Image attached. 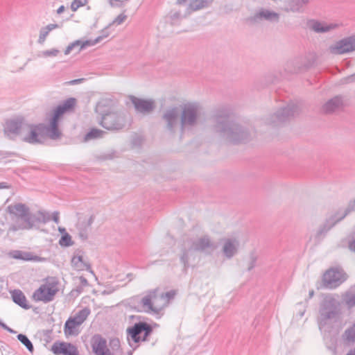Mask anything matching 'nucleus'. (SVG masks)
Listing matches in <instances>:
<instances>
[{
	"label": "nucleus",
	"instance_id": "59",
	"mask_svg": "<svg viewBox=\"0 0 355 355\" xmlns=\"http://www.w3.org/2000/svg\"><path fill=\"white\" fill-rule=\"evenodd\" d=\"M64 9L65 8L63 5L60 6L57 10V13L59 15L62 13L64 11Z\"/></svg>",
	"mask_w": 355,
	"mask_h": 355
},
{
	"label": "nucleus",
	"instance_id": "14",
	"mask_svg": "<svg viewBox=\"0 0 355 355\" xmlns=\"http://www.w3.org/2000/svg\"><path fill=\"white\" fill-rule=\"evenodd\" d=\"M280 15L279 13L266 8H260L251 17V21L254 23L266 21L270 23H278Z\"/></svg>",
	"mask_w": 355,
	"mask_h": 355
},
{
	"label": "nucleus",
	"instance_id": "17",
	"mask_svg": "<svg viewBox=\"0 0 355 355\" xmlns=\"http://www.w3.org/2000/svg\"><path fill=\"white\" fill-rule=\"evenodd\" d=\"M187 243L191 245V249L197 252H205L208 249L214 250L216 248V245L208 235H204L195 241H190Z\"/></svg>",
	"mask_w": 355,
	"mask_h": 355
},
{
	"label": "nucleus",
	"instance_id": "34",
	"mask_svg": "<svg viewBox=\"0 0 355 355\" xmlns=\"http://www.w3.org/2000/svg\"><path fill=\"white\" fill-rule=\"evenodd\" d=\"M78 325L73 321L71 317H70L65 322L64 326V332L65 335H77L78 333L76 332V327Z\"/></svg>",
	"mask_w": 355,
	"mask_h": 355
},
{
	"label": "nucleus",
	"instance_id": "49",
	"mask_svg": "<svg viewBox=\"0 0 355 355\" xmlns=\"http://www.w3.org/2000/svg\"><path fill=\"white\" fill-rule=\"evenodd\" d=\"M49 32L47 30H46L44 28V27H42L40 29V36H39V39H38V42L40 44H43L44 42L46 40V37L49 35Z\"/></svg>",
	"mask_w": 355,
	"mask_h": 355
},
{
	"label": "nucleus",
	"instance_id": "28",
	"mask_svg": "<svg viewBox=\"0 0 355 355\" xmlns=\"http://www.w3.org/2000/svg\"><path fill=\"white\" fill-rule=\"evenodd\" d=\"M12 301L24 309H29L31 306L27 304L26 296L21 291L15 289L10 292Z\"/></svg>",
	"mask_w": 355,
	"mask_h": 355
},
{
	"label": "nucleus",
	"instance_id": "7",
	"mask_svg": "<svg viewBox=\"0 0 355 355\" xmlns=\"http://www.w3.org/2000/svg\"><path fill=\"white\" fill-rule=\"evenodd\" d=\"M315 58L311 55H300L287 61L284 70L287 73H299L309 69L314 64Z\"/></svg>",
	"mask_w": 355,
	"mask_h": 355
},
{
	"label": "nucleus",
	"instance_id": "24",
	"mask_svg": "<svg viewBox=\"0 0 355 355\" xmlns=\"http://www.w3.org/2000/svg\"><path fill=\"white\" fill-rule=\"evenodd\" d=\"M94 216L92 215L89 218L79 219L76 225V228L78 232V236L82 241H86L87 239L89 230L94 220Z\"/></svg>",
	"mask_w": 355,
	"mask_h": 355
},
{
	"label": "nucleus",
	"instance_id": "6",
	"mask_svg": "<svg viewBox=\"0 0 355 355\" xmlns=\"http://www.w3.org/2000/svg\"><path fill=\"white\" fill-rule=\"evenodd\" d=\"M153 332V327L145 322H139L132 327L127 329V340L129 345L133 347V344L140 340L146 341L148 336Z\"/></svg>",
	"mask_w": 355,
	"mask_h": 355
},
{
	"label": "nucleus",
	"instance_id": "48",
	"mask_svg": "<svg viewBox=\"0 0 355 355\" xmlns=\"http://www.w3.org/2000/svg\"><path fill=\"white\" fill-rule=\"evenodd\" d=\"M38 215L40 219L39 223H46L51 220V216L48 214H46L42 211H38Z\"/></svg>",
	"mask_w": 355,
	"mask_h": 355
},
{
	"label": "nucleus",
	"instance_id": "11",
	"mask_svg": "<svg viewBox=\"0 0 355 355\" xmlns=\"http://www.w3.org/2000/svg\"><path fill=\"white\" fill-rule=\"evenodd\" d=\"M28 128L23 117H17L6 121L4 132L10 139H14L17 135L25 133V129Z\"/></svg>",
	"mask_w": 355,
	"mask_h": 355
},
{
	"label": "nucleus",
	"instance_id": "33",
	"mask_svg": "<svg viewBox=\"0 0 355 355\" xmlns=\"http://www.w3.org/2000/svg\"><path fill=\"white\" fill-rule=\"evenodd\" d=\"M71 264L77 270L91 269L90 264L85 263L82 256H74L71 259Z\"/></svg>",
	"mask_w": 355,
	"mask_h": 355
},
{
	"label": "nucleus",
	"instance_id": "19",
	"mask_svg": "<svg viewBox=\"0 0 355 355\" xmlns=\"http://www.w3.org/2000/svg\"><path fill=\"white\" fill-rule=\"evenodd\" d=\"M92 351L95 355H114L107 348V341L99 334H95L91 340Z\"/></svg>",
	"mask_w": 355,
	"mask_h": 355
},
{
	"label": "nucleus",
	"instance_id": "30",
	"mask_svg": "<svg viewBox=\"0 0 355 355\" xmlns=\"http://www.w3.org/2000/svg\"><path fill=\"white\" fill-rule=\"evenodd\" d=\"M193 251V250L191 249V245L188 243L187 246V242H184L182 249V254L180 257V261L183 264L184 269H187L189 267V257Z\"/></svg>",
	"mask_w": 355,
	"mask_h": 355
},
{
	"label": "nucleus",
	"instance_id": "35",
	"mask_svg": "<svg viewBox=\"0 0 355 355\" xmlns=\"http://www.w3.org/2000/svg\"><path fill=\"white\" fill-rule=\"evenodd\" d=\"M343 337L345 340L349 343L355 342V323L345 331Z\"/></svg>",
	"mask_w": 355,
	"mask_h": 355
},
{
	"label": "nucleus",
	"instance_id": "37",
	"mask_svg": "<svg viewBox=\"0 0 355 355\" xmlns=\"http://www.w3.org/2000/svg\"><path fill=\"white\" fill-rule=\"evenodd\" d=\"M105 132L101 130L93 128L85 135V139H92L102 137Z\"/></svg>",
	"mask_w": 355,
	"mask_h": 355
},
{
	"label": "nucleus",
	"instance_id": "13",
	"mask_svg": "<svg viewBox=\"0 0 355 355\" xmlns=\"http://www.w3.org/2000/svg\"><path fill=\"white\" fill-rule=\"evenodd\" d=\"M129 99L132 103L136 112L143 114L151 113L155 108V103L153 99H144L133 95L129 96Z\"/></svg>",
	"mask_w": 355,
	"mask_h": 355
},
{
	"label": "nucleus",
	"instance_id": "23",
	"mask_svg": "<svg viewBox=\"0 0 355 355\" xmlns=\"http://www.w3.org/2000/svg\"><path fill=\"white\" fill-rule=\"evenodd\" d=\"M338 213H335L334 214L328 217L325 221L321 224L315 234V238L318 239H320L323 238L327 233L334 227L340 220L338 217Z\"/></svg>",
	"mask_w": 355,
	"mask_h": 355
},
{
	"label": "nucleus",
	"instance_id": "55",
	"mask_svg": "<svg viewBox=\"0 0 355 355\" xmlns=\"http://www.w3.org/2000/svg\"><path fill=\"white\" fill-rule=\"evenodd\" d=\"M31 217L33 218V221L34 223V225H35L37 223H39V215L38 213L37 214H31Z\"/></svg>",
	"mask_w": 355,
	"mask_h": 355
},
{
	"label": "nucleus",
	"instance_id": "32",
	"mask_svg": "<svg viewBox=\"0 0 355 355\" xmlns=\"http://www.w3.org/2000/svg\"><path fill=\"white\" fill-rule=\"evenodd\" d=\"M309 2L310 0H289L288 6L291 11L300 12Z\"/></svg>",
	"mask_w": 355,
	"mask_h": 355
},
{
	"label": "nucleus",
	"instance_id": "1",
	"mask_svg": "<svg viewBox=\"0 0 355 355\" xmlns=\"http://www.w3.org/2000/svg\"><path fill=\"white\" fill-rule=\"evenodd\" d=\"M214 132L234 144L245 143L250 140L249 131L239 123L230 119L227 110H218L213 117Z\"/></svg>",
	"mask_w": 355,
	"mask_h": 355
},
{
	"label": "nucleus",
	"instance_id": "52",
	"mask_svg": "<svg viewBox=\"0 0 355 355\" xmlns=\"http://www.w3.org/2000/svg\"><path fill=\"white\" fill-rule=\"evenodd\" d=\"M343 84L355 83V73L342 79Z\"/></svg>",
	"mask_w": 355,
	"mask_h": 355
},
{
	"label": "nucleus",
	"instance_id": "3",
	"mask_svg": "<svg viewBox=\"0 0 355 355\" xmlns=\"http://www.w3.org/2000/svg\"><path fill=\"white\" fill-rule=\"evenodd\" d=\"M76 103L75 98H69L54 110L53 114L50 120V125L46 127V132L51 139H58L62 133L58 128V123L61 116L66 112L71 111Z\"/></svg>",
	"mask_w": 355,
	"mask_h": 355
},
{
	"label": "nucleus",
	"instance_id": "39",
	"mask_svg": "<svg viewBox=\"0 0 355 355\" xmlns=\"http://www.w3.org/2000/svg\"><path fill=\"white\" fill-rule=\"evenodd\" d=\"M355 207V200L350 201L349 202V205L345 209L343 213H340V211H338V218L342 220L347 215H348L352 211L354 210Z\"/></svg>",
	"mask_w": 355,
	"mask_h": 355
},
{
	"label": "nucleus",
	"instance_id": "46",
	"mask_svg": "<svg viewBox=\"0 0 355 355\" xmlns=\"http://www.w3.org/2000/svg\"><path fill=\"white\" fill-rule=\"evenodd\" d=\"M98 42H98V40L97 38H96L94 40H85V41H82L81 40L80 50H82V49H85L86 46H94V45L96 44Z\"/></svg>",
	"mask_w": 355,
	"mask_h": 355
},
{
	"label": "nucleus",
	"instance_id": "54",
	"mask_svg": "<svg viewBox=\"0 0 355 355\" xmlns=\"http://www.w3.org/2000/svg\"><path fill=\"white\" fill-rule=\"evenodd\" d=\"M52 219L53 220L55 223H60V219H59V212L58 211H54L53 213V215H52Z\"/></svg>",
	"mask_w": 355,
	"mask_h": 355
},
{
	"label": "nucleus",
	"instance_id": "45",
	"mask_svg": "<svg viewBox=\"0 0 355 355\" xmlns=\"http://www.w3.org/2000/svg\"><path fill=\"white\" fill-rule=\"evenodd\" d=\"M60 51L56 49L46 50L42 52V55L44 57H55L58 55Z\"/></svg>",
	"mask_w": 355,
	"mask_h": 355
},
{
	"label": "nucleus",
	"instance_id": "31",
	"mask_svg": "<svg viewBox=\"0 0 355 355\" xmlns=\"http://www.w3.org/2000/svg\"><path fill=\"white\" fill-rule=\"evenodd\" d=\"M89 313L90 310L85 308L79 311L73 317H71V319L78 326H80L85 322Z\"/></svg>",
	"mask_w": 355,
	"mask_h": 355
},
{
	"label": "nucleus",
	"instance_id": "63",
	"mask_svg": "<svg viewBox=\"0 0 355 355\" xmlns=\"http://www.w3.org/2000/svg\"><path fill=\"white\" fill-rule=\"evenodd\" d=\"M188 0H177V4L178 5H183Z\"/></svg>",
	"mask_w": 355,
	"mask_h": 355
},
{
	"label": "nucleus",
	"instance_id": "50",
	"mask_svg": "<svg viewBox=\"0 0 355 355\" xmlns=\"http://www.w3.org/2000/svg\"><path fill=\"white\" fill-rule=\"evenodd\" d=\"M127 18V16L124 14H120L118 15L111 23L113 24H116L117 25L121 24Z\"/></svg>",
	"mask_w": 355,
	"mask_h": 355
},
{
	"label": "nucleus",
	"instance_id": "62",
	"mask_svg": "<svg viewBox=\"0 0 355 355\" xmlns=\"http://www.w3.org/2000/svg\"><path fill=\"white\" fill-rule=\"evenodd\" d=\"M0 327H2L3 329H4L5 330H6L8 327V326H7L5 323L1 322V320H0Z\"/></svg>",
	"mask_w": 355,
	"mask_h": 355
},
{
	"label": "nucleus",
	"instance_id": "47",
	"mask_svg": "<svg viewBox=\"0 0 355 355\" xmlns=\"http://www.w3.org/2000/svg\"><path fill=\"white\" fill-rule=\"evenodd\" d=\"M81 40H76L71 43L65 49L64 54L68 55L70 53V52L75 49L76 47L80 46Z\"/></svg>",
	"mask_w": 355,
	"mask_h": 355
},
{
	"label": "nucleus",
	"instance_id": "53",
	"mask_svg": "<svg viewBox=\"0 0 355 355\" xmlns=\"http://www.w3.org/2000/svg\"><path fill=\"white\" fill-rule=\"evenodd\" d=\"M59 25L57 24H50L44 27L46 30H47L49 32L51 31L53 29L59 28Z\"/></svg>",
	"mask_w": 355,
	"mask_h": 355
},
{
	"label": "nucleus",
	"instance_id": "27",
	"mask_svg": "<svg viewBox=\"0 0 355 355\" xmlns=\"http://www.w3.org/2000/svg\"><path fill=\"white\" fill-rule=\"evenodd\" d=\"M343 105L342 97L336 96L329 100L322 107V110L326 114L333 113L340 110Z\"/></svg>",
	"mask_w": 355,
	"mask_h": 355
},
{
	"label": "nucleus",
	"instance_id": "61",
	"mask_svg": "<svg viewBox=\"0 0 355 355\" xmlns=\"http://www.w3.org/2000/svg\"><path fill=\"white\" fill-rule=\"evenodd\" d=\"M8 187H9L8 186L6 182H0V189H6Z\"/></svg>",
	"mask_w": 355,
	"mask_h": 355
},
{
	"label": "nucleus",
	"instance_id": "64",
	"mask_svg": "<svg viewBox=\"0 0 355 355\" xmlns=\"http://www.w3.org/2000/svg\"><path fill=\"white\" fill-rule=\"evenodd\" d=\"M347 355H355V348L354 349L350 350Z\"/></svg>",
	"mask_w": 355,
	"mask_h": 355
},
{
	"label": "nucleus",
	"instance_id": "60",
	"mask_svg": "<svg viewBox=\"0 0 355 355\" xmlns=\"http://www.w3.org/2000/svg\"><path fill=\"white\" fill-rule=\"evenodd\" d=\"M180 16V12H176L174 14L172 15L171 18L173 19H178Z\"/></svg>",
	"mask_w": 355,
	"mask_h": 355
},
{
	"label": "nucleus",
	"instance_id": "15",
	"mask_svg": "<svg viewBox=\"0 0 355 355\" xmlns=\"http://www.w3.org/2000/svg\"><path fill=\"white\" fill-rule=\"evenodd\" d=\"M57 292V288L49 287L47 284H42L33 293V297L35 301H42L46 303L53 300V297Z\"/></svg>",
	"mask_w": 355,
	"mask_h": 355
},
{
	"label": "nucleus",
	"instance_id": "57",
	"mask_svg": "<svg viewBox=\"0 0 355 355\" xmlns=\"http://www.w3.org/2000/svg\"><path fill=\"white\" fill-rule=\"evenodd\" d=\"M80 282L81 285L83 286H86L88 285V281L83 276L80 277Z\"/></svg>",
	"mask_w": 355,
	"mask_h": 355
},
{
	"label": "nucleus",
	"instance_id": "8",
	"mask_svg": "<svg viewBox=\"0 0 355 355\" xmlns=\"http://www.w3.org/2000/svg\"><path fill=\"white\" fill-rule=\"evenodd\" d=\"M198 107L195 104L185 105L180 111V130H192L198 123Z\"/></svg>",
	"mask_w": 355,
	"mask_h": 355
},
{
	"label": "nucleus",
	"instance_id": "9",
	"mask_svg": "<svg viewBox=\"0 0 355 355\" xmlns=\"http://www.w3.org/2000/svg\"><path fill=\"white\" fill-rule=\"evenodd\" d=\"M347 279L345 272L340 268H331L326 270L322 276V287L328 289H335Z\"/></svg>",
	"mask_w": 355,
	"mask_h": 355
},
{
	"label": "nucleus",
	"instance_id": "5",
	"mask_svg": "<svg viewBox=\"0 0 355 355\" xmlns=\"http://www.w3.org/2000/svg\"><path fill=\"white\" fill-rule=\"evenodd\" d=\"M300 112L299 105L295 103H288L286 107L279 109L272 115L266 119V123L272 125H279V124L291 120L292 118L298 115Z\"/></svg>",
	"mask_w": 355,
	"mask_h": 355
},
{
	"label": "nucleus",
	"instance_id": "2",
	"mask_svg": "<svg viewBox=\"0 0 355 355\" xmlns=\"http://www.w3.org/2000/svg\"><path fill=\"white\" fill-rule=\"evenodd\" d=\"M340 314V301L332 294L324 295L319 306L318 323L320 329L323 328L329 321H337Z\"/></svg>",
	"mask_w": 355,
	"mask_h": 355
},
{
	"label": "nucleus",
	"instance_id": "40",
	"mask_svg": "<svg viewBox=\"0 0 355 355\" xmlns=\"http://www.w3.org/2000/svg\"><path fill=\"white\" fill-rule=\"evenodd\" d=\"M343 300L348 308L355 306V294L346 293Z\"/></svg>",
	"mask_w": 355,
	"mask_h": 355
},
{
	"label": "nucleus",
	"instance_id": "42",
	"mask_svg": "<svg viewBox=\"0 0 355 355\" xmlns=\"http://www.w3.org/2000/svg\"><path fill=\"white\" fill-rule=\"evenodd\" d=\"M257 261V256L254 252H251L249 257V261L248 263V270L250 271L256 266Z\"/></svg>",
	"mask_w": 355,
	"mask_h": 355
},
{
	"label": "nucleus",
	"instance_id": "43",
	"mask_svg": "<svg viewBox=\"0 0 355 355\" xmlns=\"http://www.w3.org/2000/svg\"><path fill=\"white\" fill-rule=\"evenodd\" d=\"M88 2V0H73L71 4V9L75 12L80 7L85 6Z\"/></svg>",
	"mask_w": 355,
	"mask_h": 355
},
{
	"label": "nucleus",
	"instance_id": "21",
	"mask_svg": "<svg viewBox=\"0 0 355 355\" xmlns=\"http://www.w3.org/2000/svg\"><path fill=\"white\" fill-rule=\"evenodd\" d=\"M157 289L148 292V293L141 299V305L142 310L148 313H158L159 309L153 306V300L157 297Z\"/></svg>",
	"mask_w": 355,
	"mask_h": 355
},
{
	"label": "nucleus",
	"instance_id": "4",
	"mask_svg": "<svg viewBox=\"0 0 355 355\" xmlns=\"http://www.w3.org/2000/svg\"><path fill=\"white\" fill-rule=\"evenodd\" d=\"M127 114L123 111H112L103 114L100 124L105 129L119 131L125 127Z\"/></svg>",
	"mask_w": 355,
	"mask_h": 355
},
{
	"label": "nucleus",
	"instance_id": "36",
	"mask_svg": "<svg viewBox=\"0 0 355 355\" xmlns=\"http://www.w3.org/2000/svg\"><path fill=\"white\" fill-rule=\"evenodd\" d=\"M17 339L26 347V349L31 353H33L34 351V347L32 342L29 340V338L24 334H19L17 335Z\"/></svg>",
	"mask_w": 355,
	"mask_h": 355
},
{
	"label": "nucleus",
	"instance_id": "20",
	"mask_svg": "<svg viewBox=\"0 0 355 355\" xmlns=\"http://www.w3.org/2000/svg\"><path fill=\"white\" fill-rule=\"evenodd\" d=\"M51 350L56 355H79L76 347L69 343L55 342L52 345Z\"/></svg>",
	"mask_w": 355,
	"mask_h": 355
},
{
	"label": "nucleus",
	"instance_id": "41",
	"mask_svg": "<svg viewBox=\"0 0 355 355\" xmlns=\"http://www.w3.org/2000/svg\"><path fill=\"white\" fill-rule=\"evenodd\" d=\"M22 220L26 224L24 228L30 230L35 227L30 210L27 211V213L26 214V216H24L22 218Z\"/></svg>",
	"mask_w": 355,
	"mask_h": 355
},
{
	"label": "nucleus",
	"instance_id": "10",
	"mask_svg": "<svg viewBox=\"0 0 355 355\" xmlns=\"http://www.w3.org/2000/svg\"><path fill=\"white\" fill-rule=\"evenodd\" d=\"M164 122L166 130L171 134L176 132L177 128L180 127V110L178 107L173 106L167 108L162 116Z\"/></svg>",
	"mask_w": 355,
	"mask_h": 355
},
{
	"label": "nucleus",
	"instance_id": "16",
	"mask_svg": "<svg viewBox=\"0 0 355 355\" xmlns=\"http://www.w3.org/2000/svg\"><path fill=\"white\" fill-rule=\"evenodd\" d=\"M306 26L310 31L315 33H326L336 29L338 24L335 23L328 24L317 19H309L306 22Z\"/></svg>",
	"mask_w": 355,
	"mask_h": 355
},
{
	"label": "nucleus",
	"instance_id": "58",
	"mask_svg": "<svg viewBox=\"0 0 355 355\" xmlns=\"http://www.w3.org/2000/svg\"><path fill=\"white\" fill-rule=\"evenodd\" d=\"M349 249L355 252V238L349 243Z\"/></svg>",
	"mask_w": 355,
	"mask_h": 355
},
{
	"label": "nucleus",
	"instance_id": "38",
	"mask_svg": "<svg viewBox=\"0 0 355 355\" xmlns=\"http://www.w3.org/2000/svg\"><path fill=\"white\" fill-rule=\"evenodd\" d=\"M59 244L62 247H69L73 244V242L72 241L71 236L67 232H65L61 236Z\"/></svg>",
	"mask_w": 355,
	"mask_h": 355
},
{
	"label": "nucleus",
	"instance_id": "22",
	"mask_svg": "<svg viewBox=\"0 0 355 355\" xmlns=\"http://www.w3.org/2000/svg\"><path fill=\"white\" fill-rule=\"evenodd\" d=\"M28 128L25 129V132L27 135L23 137L22 139L29 144H37L40 143V132H41L44 127V125L40 123L38 125H32L28 123Z\"/></svg>",
	"mask_w": 355,
	"mask_h": 355
},
{
	"label": "nucleus",
	"instance_id": "51",
	"mask_svg": "<svg viewBox=\"0 0 355 355\" xmlns=\"http://www.w3.org/2000/svg\"><path fill=\"white\" fill-rule=\"evenodd\" d=\"M176 295V291L174 290L169 291L165 293L162 294V297L166 298L168 301L173 299Z\"/></svg>",
	"mask_w": 355,
	"mask_h": 355
},
{
	"label": "nucleus",
	"instance_id": "56",
	"mask_svg": "<svg viewBox=\"0 0 355 355\" xmlns=\"http://www.w3.org/2000/svg\"><path fill=\"white\" fill-rule=\"evenodd\" d=\"M84 80V78L75 79L69 81V83L70 85H76L83 83Z\"/></svg>",
	"mask_w": 355,
	"mask_h": 355
},
{
	"label": "nucleus",
	"instance_id": "12",
	"mask_svg": "<svg viewBox=\"0 0 355 355\" xmlns=\"http://www.w3.org/2000/svg\"><path fill=\"white\" fill-rule=\"evenodd\" d=\"M355 51V35L345 37L329 46V51L335 55H340Z\"/></svg>",
	"mask_w": 355,
	"mask_h": 355
},
{
	"label": "nucleus",
	"instance_id": "26",
	"mask_svg": "<svg viewBox=\"0 0 355 355\" xmlns=\"http://www.w3.org/2000/svg\"><path fill=\"white\" fill-rule=\"evenodd\" d=\"M7 211L17 218H22L26 216V214L29 211V208L23 203H16L10 205L7 207Z\"/></svg>",
	"mask_w": 355,
	"mask_h": 355
},
{
	"label": "nucleus",
	"instance_id": "29",
	"mask_svg": "<svg viewBox=\"0 0 355 355\" xmlns=\"http://www.w3.org/2000/svg\"><path fill=\"white\" fill-rule=\"evenodd\" d=\"M212 1L213 0H193L189 4L187 12L190 14L191 12L207 8L212 3Z\"/></svg>",
	"mask_w": 355,
	"mask_h": 355
},
{
	"label": "nucleus",
	"instance_id": "18",
	"mask_svg": "<svg viewBox=\"0 0 355 355\" xmlns=\"http://www.w3.org/2000/svg\"><path fill=\"white\" fill-rule=\"evenodd\" d=\"M223 243L222 252L227 259H231L239 251V241L235 238H225L221 240Z\"/></svg>",
	"mask_w": 355,
	"mask_h": 355
},
{
	"label": "nucleus",
	"instance_id": "44",
	"mask_svg": "<svg viewBox=\"0 0 355 355\" xmlns=\"http://www.w3.org/2000/svg\"><path fill=\"white\" fill-rule=\"evenodd\" d=\"M112 25V24H109L104 29L101 31V35L96 37L98 40L99 42L102 41L104 38H106L110 35V33L108 31V29Z\"/></svg>",
	"mask_w": 355,
	"mask_h": 355
},
{
	"label": "nucleus",
	"instance_id": "25",
	"mask_svg": "<svg viewBox=\"0 0 355 355\" xmlns=\"http://www.w3.org/2000/svg\"><path fill=\"white\" fill-rule=\"evenodd\" d=\"M10 257L15 259L26 261L42 262L46 260L45 258L33 254L31 252L22 250H13L10 252Z\"/></svg>",
	"mask_w": 355,
	"mask_h": 355
}]
</instances>
